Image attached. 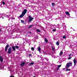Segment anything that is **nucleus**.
I'll list each match as a JSON object with an SVG mask.
<instances>
[{
	"label": "nucleus",
	"instance_id": "obj_1",
	"mask_svg": "<svg viewBox=\"0 0 77 77\" xmlns=\"http://www.w3.org/2000/svg\"><path fill=\"white\" fill-rule=\"evenodd\" d=\"M27 11V10L26 9H25L24 10L23 12H22V14L19 17L20 18H22L23 17V16H24V15L26 14V12Z\"/></svg>",
	"mask_w": 77,
	"mask_h": 77
},
{
	"label": "nucleus",
	"instance_id": "obj_2",
	"mask_svg": "<svg viewBox=\"0 0 77 77\" xmlns=\"http://www.w3.org/2000/svg\"><path fill=\"white\" fill-rule=\"evenodd\" d=\"M29 19L28 20V23H29V22H31V21H33V20L34 19V18H32V17H31V16H29Z\"/></svg>",
	"mask_w": 77,
	"mask_h": 77
},
{
	"label": "nucleus",
	"instance_id": "obj_3",
	"mask_svg": "<svg viewBox=\"0 0 77 77\" xmlns=\"http://www.w3.org/2000/svg\"><path fill=\"white\" fill-rule=\"evenodd\" d=\"M12 51V48L10 47L8 49V51H7V53L8 54H10L11 53V51Z\"/></svg>",
	"mask_w": 77,
	"mask_h": 77
},
{
	"label": "nucleus",
	"instance_id": "obj_4",
	"mask_svg": "<svg viewBox=\"0 0 77 77\" xmlns=\"http://www.w3.org/2000/svg\"><path fill=\"white\" fill-rule=\"evenodd\" d=\"M72 65V63H67L66 64V66L67 68H69V66H71Z\"/></svg>",
	"mask_w": 77,
	"mask_h": 77
},
{
	"label": "nucleus",
	"instance_id": "obj_5",
	"mask_svg": "<svg viewBox=\"0 0 77 77\" xmlns=\"http://www.w3.org/2000/svg\"><path fill=\"white\" fill-rule=\"evenodd\" d=\"M73 62L74 63V66H75L77 63V59L74 58L73 60Z\"/></svg>",
	"mask_w": 77,
	"mask_h": 77
},
{
	"label": "nucleus",
	"instance_id": "obj_6",
	"mask_svg": "<svg viewBox=\"0 0 77 77\" xmlns=\"http://www.w3.org/2000/svg\"><path fill=\"white\" fill-rule=\"evenodd\" d=\"M9 44H7L6 45L5 49V52L7 51V50H8V48H9Z\"/></svg>",
	"mask_w": 77,
	"mask_h": 77
},
{
	"label": "nucleus",
	"instance_id": "obj_7",
	"mask_svg": "<svg viewBox=\"0 0 77 77\" xmlns=\"http://www.w3.org/2000/svg\"><path fill=\"white\" fill-rule=\"evenodd\" d=\"M11 47L12 48L13 50L14 51H15V50H16V49L15 48V46H11Z\"/></svg>",
	"mask_w": 77,
	"mask_h": 77
},
{
	"label": "nucleus",
	"instance_id": "obj_8",
	"mask_svg": "<svg viewBox=\"0 0 77 77\" xmlns=\"http://www.w3.org/2000/svg\"><path fill=\"white\" fill-rule=\"evenodd\" d=\"M0 60L1 62H3V60L2 58V57L1 56H0Z\"/></svg>",
	"mask_w": 77,
	"mask_h": 77
},
{
	"label": "nucleus",
	"instance_id": "obj_9",
	"mask_svg": "<svg viewBox=\"0 0 77 77\" xmlns=\"http://www.w3.org/2000/svg\"><path fill=\"white\" fill-rule=\"evenodd\" d=\"M25 64V63L24 62H22V63L20 64V66H21L23 67L24 65V64Z\"/></svg>",
	"mask_w": 77,
	"mask_h": 77
},
{
	"label": "nucleus",
	"instance_id": "obj_10",
	"mask_svg": "<svg viewBox=\"0 0 77 77\" xmlns=\"http://www.w3.org/2000/svg\"><path fill=\"white\" fill-rule=\"evenodd\" d=\"M61 65H59L57 66V67H58L57 68V71H58V70H59V68H60V67H61Z\"/></svg>",
	"mask_w": 77,
	"mask_h": 77
},
{
	"label": "nucleus",
	"instance_id": "obj_11",
	"mask_svg": "<svg viewBox=\"0 0 77 77\" xmlns=\"http://www.w3.org/2000/svg\"><path fill=\"white\" fill-rule=\"evenodd\" d=\"M62 54H63V52L62 51H60L59 54L60 56H62Z\"/></svg>",
	"mask_w": 77,
	"mask_h": 77
},
{
	"label": "nucleus",
	"instance_id": "obj_12",
	"mask_svg": "<svg viewBox=\"0 0 77 77\" xmlns=\"http://www.w3.org/2000/svg\"><path fill=\"white\" fill-rule=\"evenodd\" d=\"M66 14H67L68 15H69H69H70V14L69 13V12H68V11L66 12Z\"/></svg>",
	"mask_w": 77,
	"mask_h": 77
},
{
	"label": "nucleus",
	"instance_id": "obj_13",
	"mask_svg": "<svg viewBox=\"0 0 77 77\" xmlns=\"http://www.w3.org/2000/svg\"><path fill=\"white\" fill-rule=\"evenodd\" d=\"M38 51H41V48L40 47H38Z\"/></svg>",
	"mask_w": 77,
	"mask_h": 77
},
{
	"label": "nucleus",
	"instance_id": "obj_14",
	"mask_svg": "<svg viewBox=\"0 0 77 77\" xmlns=\"http://www.w3.org/2000/svg\"><path fill=\"white\" fill-rule=\"evenodd\" d=\"M45 42H46V43H47V42H48V40H47V38H45Z\"/></svg>",
	"mask_w": 77,
	"mask_h": 77
},
{
	"label": "nucleus",
	"instance_id": "obj_15",
	"mask_svg": "<svg viewBox=\"0 0 77 77\" xmlns=\"http://www.w3.org/2000/svg\"><path fill=\"white\" fill-rule=\"evenodd\" d=\"M21 22L22 23H23V24H24L25 23V22L23 20H21Z\"/></svg>",
	"mask_w": 77,
	"mask_h": 77
},
{
	"label": "nucleus",
	"instance_id": "obj_16",
	"mask_svg": "<svg viewBox=\"0 0 77 77\" xmlns=\"http://www.w3.org/2000/svg\"><path fill=\"white\" fill-rule=\"evenodd\" d=\"M33 26V25H30V26H29L28 28L29 29H30V28H32V27Z\"/></svg>",
	"mask_w": 77,
	"mask_h": 77
},
{
	"label": "nucleus",
	"instance_id": "obj_17",
	"mask_svg": "<svg viewBox=\"0 0 77 77\" xmlns=\"http://www.w3.org/2000/svg\"><path fill=\"white\" fill-rule=\"evenodd\" d=\"M56 44L57 45H59V42H57L56 43Z\"/></svg>",
	"mask_w": 77,
	"mask_h": 77
},
{
	"label": "nucleus",
	"instance_id": "obj_18",
	"mask_svg": "<svg viewBox=\"0 0 77 77\" xmlns=\"http://www.w3.org/2000/svg\"><path fill=\"white\" fill-rule=\"evenodd\" d=\"M33 64H34V63L33 62L30 63H29V65H33Z\"/></svg>",
	"mask_w": 77,
	"mask_h": 77
},
{
	"label": "nucleus",
	"instance_id": "obj_19",
	"mask_svg": "<svg viewBox=\"0 0 77 77\" xmlns=\"http://www.w3.org/2000/svg\"><path fill=\"white\" fill-rule=\"evenodd\" d=\"M66 35H63V38L64 39H66Z\"/></svg>",
	"mask_w": 77,
	"mask_h": 77
},
{
	"label": "nucleus",
	"instance_id": "obj_20",
	"mask_svg": "<svg viewBox=\"0 0 77 77\" xmlns=\"http://www.w3.org/2000/svg\"><path fill=\"white\" fill-rule=\"evenodd\" d=\"M15 48H17V49H18V48H19V47L18 46H15Z\"/></svg>",
	"mask_w": 77,
	"mask_h": 77
},
{
	"label": "nucleus",
	"instance_id": "obj_21",
	"mask_svg": "<svg viewBox=\"0 0 77 77\" xmlns=\"http://www.w3.org/2000/svg\"><path fill=\"white\" fill-rule=\"evenodd\" d=\"M70 70H71V69H67L66 70V71H70Z\"/></svg>",
	"mask_w": 77,
	"mask_h": 77
},
{
	"label": "nucleus",
	"instance_id": "obj_22",
	"mask_svg": "<svg viewBox=\"0 0 77 77\" xmlns=\"http://www.w3.org/2000/svg\"><path fill=\"white\" fill-rule=\"evenodd\" d=\"M31 50L32 51H34V50H35V48H33V47H32L31 48Z\"/></svg>",
	"mask_w": 77,
	"mask_h": 77
},
{
	"label": "nucleus",
	"instance_id": "obj_23",
	"mask_svg": "<svg viewBox=\"0 0 77 77\" xmlns=\"http://www.w3.org/2000/svg\"><path fill=\"white\" fill-rule=\"evenodd\" d=\"M37 32H41V31H40V30H39V29H37Z\"/></svg>",
	"mask_w": 77,
	"mask_h": 77
},
{
	"label": "nucleus",
	"instance_id": "obj_24",
	"mask_svg": "<svg viewBox=\"0 0 77 77\" xmlns=\"http://www.w3.org/2000/svg\"><path fill=\"white\" fill-rule=\"evenodd\" d=\"M71 58H72V57H69L68 58V60H69L71 59Z\"/></svg>",
	"mask_w": 77,
	"mask_h": 77
},
{
	"label": "nucleus",
	"instance_id": "obj_25",
	"mask_svg": "<svg viewBox=\"0 0 77 77\" xmlns=\"http://www.w3.org/2000/svg\"><path fill=\"white\" fill-rule=\"evenodd\" d=\"M51 48L52 49V51H54V48H53V46H52Z\"/></svg>",
	"mask_w": 77,
	"mask_h": 77
},
{
	"label": "nucleus",
	"instance_id": "obj_26",
	"mask_svg": "<svg viewBox=\"0 0 77 77\" xmlns=\"http://www.w3.org/2000/svg\"><path fill=\"white\" fill-rule=\"evenodd\" d=\"M55 4H54V3H52V6H54V5H55Z\"/></svg>",
	"mask_w": 77,
	"mask_h": 77
},
{
	"label": "nucleus",
	"instance_id": "obj_27",
	"mask_svg": "<svg viewBox=\"0 0 77 77\" xmlns=\"http://www.w3.org/2000/svg\"><path fill=\"white\" fill-rule=\"evenodd\" d=\"M56 29H54L52 31H53V32H55V31H56Z\"/></svg>",
	"mask_w": 77,
	"mask_h": 77
},
{
	"label": "nucleus",
	"instance_id": "obj_28",
	"mask_svg": "<svg viewBox=\"0 0 77 77\" xmlns=\"http://www.w3.org/2000/svg\"><path fill=\"white\" fill-rule=\"evenodd\" d=\"M72 56V54H69V57H70V56Z\"/></svg>",
	"mask_w": 77,
	"mask_h": 77
},
{
	"label": "nucleus",
	"instance_id": "obj_29",
	"mask_svg": "<svg viewBox=\"0 0 77 77\" xmlns=\"http://www.w3.org/2000/svg\"><path fill=\"white\" fill-rule=\"evenodd\" d=\"M2 4H3V5H5V2H3Z\"/></svg>",
	"mask_w": 77,
	"mask_h": 77
},
{
	"label": "nucleus",
	"instance_id": "obj_30",
	"mask_svg": "<svg viewBox=\"0 0 77 77\" xmlns=\"http://www.w3.org/2000/svg\"><path fill=\"white\" fill-rule=\"evenodd\" d=\"M29 56H32V54H29Z\"/></svg>",
	"mask_w": 77,
	"mask_h": 77
},
{
	"label": "nucleus",
	"instance_id": "obj_31",
	"mask_svg": "<svg viewBox=\"0 0 77 77\" xmlns=\"http://www.w3.org/2000/svg\"><path fill=\"white\" fill-rule=\"evenodd\" d=\"M10 77H15L14 76H11Z\"/></svg>",
	"mask_w": 77,
	"mask_h": 77
},
{
	"label": "nucleus",
	"instance_id": "obj_32",
	"mask_svg": "<svg viewBox=\"0 0 77 77\" xmlns=\"http://www.w3.org/2000/svg\"><path fill=\"white\" fill-rule=\"evenodd\" d=\"M0 32H2V30H1V28H0Z\"/></svg>",
	"mask_w": 77,
	"mask_h": 77
},
{
	"label": "nucleus",
	"instance_id": "obj_33",
	"mask_svg": "<svg viewBox=\"0 0 77 77\" xmlns=\"http://www.w3.org/2000/svg\"><path fill=\"white\" fill-rule=\"evenodd\" d=\"M29 33H30V34H31V33H32V32H29Z\"/></svg>",
	"mask_w": 77,
	"mask_h": 77
},
{
	"label": "nucleus",
	"instance_id": "obj_34",
	"mask_svg": "<svg viewBox=\"0 0 77 77\" xmlns=\"http://www.w3.org/2000/svg\"><path fill=\"white\" fill-rule=\"evenodd\" d=\"M63 70H65V68H63Z\"/></svg>",
	"mask_w": 77,
	"mask_h": 77
},
{
	"label": "nucleus",
	"instance_id": "obj_35",
	"mask_svg": "<svg viewBox=\"0 0 77 77\" xmlns=\"http://www.w3.org/2000/svg\"><path fill=\"white\" fill-rule=\"evenodd\" d=\"M25 36H27V34H26Z\"/></svg>",
	"mask_w": 77,
	"mask_h": 77
},
{
	"label": "nucleus",
	"instance_id": "obj_36",
	"mask_svg": "<svg viewBox=\"0 0 77 77\" xmlns=\"http://www.w3.org/2000/svg\"><path fill=\"white\" fill-rule=\"evenodd\" d=\"M2 18L3 19H4V17H2Z\"/></svg>",
	"mask_w": 77,
	"mask_h": 77
},
{
	"label": "nucleus",
	"instance_id": "obj_37",
	"mask_svg": "<svg viewBox=\"0 0 77 77\" xmlns=\"http://www.w3.org/2000/svg\"><path fill=\"white\" fill-rule=\"evenodd\" d=\"M33 77H35V76H34Z\"/></svg>",
	"mask_w": 77,
	"mask_h": 77
}]
</instances>
